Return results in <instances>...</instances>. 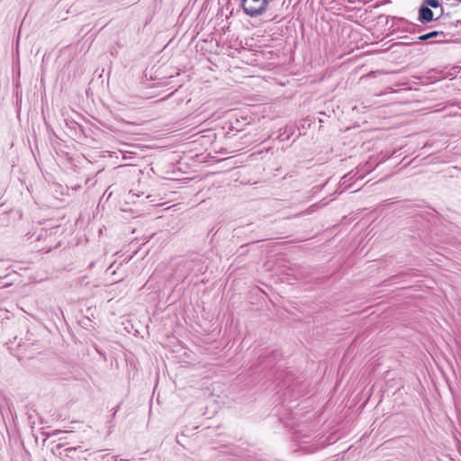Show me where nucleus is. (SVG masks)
Here are the masks:
<instances>
[{"mask_svg":"<svg viewBox=\"0 0 461 461\" xmlns=\"http://www.w3.org/2000/svg\"><path fill=\"white\" fill-rule=\"evenodd\" d=\"M269 5V0H240V6L245 14L249 17H258L265 14Z\"/></svg>","mask_w":461,"mask_h":461,"instance_id":"obj_1","label":"nucleus"},{"mask_svg":"<svg viewBox=\"0 0 461 461\" xmlns=\"http://www.w3.org/2000/svg\"><path fill=\"white\" fill-rule=\"evenodd\" d=\"M282 354L279 350L266 351L258 356V366L264 369H272L281 360Z\"/></svg>","mask_w":461,"mask_h":461,"instance_id":"obj_2","label":"nucleus"},{"mask_svg":"<svg viewBox=\"0 0 461 461\" xmlns=\"http://www.w3.org/2000/svg\"><path fill=\"white\" fill-rule=\"evenodd\" d=\"M443 16H444L443 7H441L440 14L436 18H434L433 11L429 7H428L426 5H424L423 3H421L420 6L419 7L418 21L423 24H426L432 21H438Z\"/></svg>","mask_w":461,"mask_h":461,"instance_id":"obj_3","label":"nucleus"},{"mask_svg":"<svg viewBox=\"0 0 461 461\" xmlns=\"http://www.w3.org/2000/svg\"><path fill=\"white\" fill-rule=\"evenodd\" d=\"M393 23L392 27H394L392 33L396 32H415V26L411 23H409L407 20L402 17H392Z\"/></svg>","mask_w":461,"mask_h":461,"instance_id":"obj_4","label":"nucleus"},{"mask_svg":"<svg viewBox=\"0 0 461 461\" xmlns=\"http://www.w3.org/2000/svg\"><path fill=\"white\" fill-rule=\"evenodd\" d=\"M438 36H445L444 32H442V31H431V32H429L428 33L420 35L418 37V40L420 41H429V40H430L432 38H436Z\"/></svg>","mask_w":461,"mask_h":461,"instance_id":"obj_5","label":"nucleus"},{"mask_svg":"<svg viewBox=\"0 0 461 461\" xmlns=\"http://www.w3.org/2000/svg\"><path fill=\"white\" fill-rule=\"evenodd\" d=\"M102 461H127V459L119 458V456H110L109 454H104L101 456Z\"/></svg>","mask_w":461,"mask_h":461,"instance_id":"obj_6","label":"nucleus"},{"mask_svg":"<svg viewBox=\"0 0 461 461\" xmlns=\"http://www.w3.org/2000/svg\"><path fill=\"white\" fill-rule=\"evenodd\" d=\"M422 3L429 8L442 7L439 0H423Z\"/></svg>","mask_w":461,"mask_h":461,"instance_id":"obj_7","label":"nucleus"},{"mask_svg":"<svg viewBox=\"0 0 461 461\" xmlns=\"http://www.w3.org/2000/svg\"><path fill=\"white\" fill-rule=\"evenodd\" d=\"M245 229H246V227H245V226H240V227L236 228V229L234 230V231H236V233H237L238 235H240V234H244V233H245V231H244V230H245Z\"/></svg>","mask_w":461,"mask_h":461,"instance_id":"obj_8","label":"nucleus"},{"mask_svg":"<svg viewBox=\"0 0 461 461\" xmlns=\"http://www.w3.org/2000/svg\"><path fill=\"white\" fill-rule=\"evenodd\" d=\"M119 407H120V406H119V405H117V406H116V408L114 409V411H113V418L115 416V414H116V412H117V411H118Z\"/></svg>","mask_w":461,"mask_h":461,"instance_id":"obj_9","label":"nucleus"},{"mask_svg":"<svg viewBox=\"0 0 461 461\" xmlns=\"http://www.w3.org/2000/svg\"><path fill=\"white\" fill-rule=\"evenodd\" d=\"M458 25L461 26V19L460 20H457L455 26L457 27Z\"/></svg>","mask_w":461,"mask_h":461,"instance_id":"obj_10","label":"nucleus"},{"mask_svg":"<svg viewBox=\"0 0 461 461\" xmlns=\"http://www.w3.org/2000/svg\"><path fill=\"white\" fill-rule=\"evenodd\" d=\"M76 448L75 447H68L66 448V451H71V450H75Z\"/></svg>","mask_w":461,"mask_h":461,"instance_id":"obj_11","label":"nucleus"},{"mask_svg":"<svg viewBox=\"0 0 461 461\" xmlns=\"http://www.w3.org/2000/svg\"><path fill=\"white\" fill-rule=\"evenodd\" d=\"M62 447H63V445H62V444H58L56 447H57V448H61Z\"/></svg>","mask_w":461,"mask_h":461,"instance_id":"obj_12","label":"nucleus"},{"mask_svg":"<svg viewBox=\"0 0 461 461\" xmlns=\"http://www.w3.org/2000/svg\"><path fill=\"white\" fill-rule=\"evenodd\" d=\"M445 16H447V17H448V16H449V14H448V13H447V14H445V13H444V16H443L442 18L444 19V18H445Z\"/></svg>","mask_w":461,"mask_h":461,"instance_id":"obj_13","label":"nucleus"},{"mask_svg":"<svg viewBox=\"0 0 461 461\" xmlns=\"http://www.w3.org/2000/svg\"><path fill=\"white\" fill-rule=\"evenodd\" d=\"M399 39H404L407 38V36H398Z\"/></svg>","mask_w":461,"mask_h":461,"instance_id":"obj_14","label":"nucleus"},{"mask_svg":"<svg viewBox=\"0 0 461 461\" xmlns=\"http://www.w3.org/2000/svg\"><path fill=\"white\" fill-rule=\"evenodd\" d=\"M258 240H251L250 242L251 243H255V242H258Z\"/></svg>","mask_w":461,"mask_h":461,"instance_id":"obj_15","label":"nucleus"}]
</instances>
